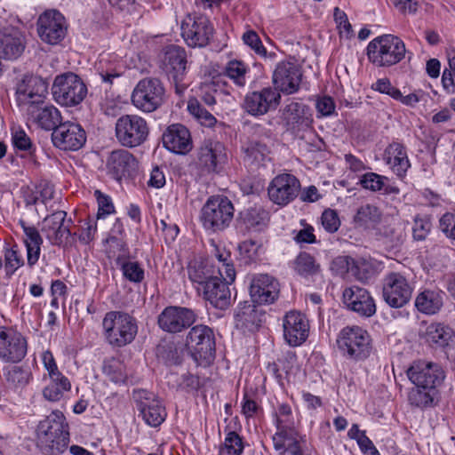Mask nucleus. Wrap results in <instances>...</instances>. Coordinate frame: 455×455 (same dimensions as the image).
Returning a JSON list of instances; mask_svg holds the SVG:
<instances>
[{"instance_id": "obj_1", "label": "nucleus", "mask_w": 455, "mask_h": 455, "mask_svg": "<svg viewBox=\"0 0 455 455\" xmlns=\"http://www.w3.org/2000/svg\"><path fill=\"white\" fill-rule=\"evenodd\" d=\"M37 447L44 455H61L69 442L68 424L63 413L52 411L40 421L36 430Z\"/></svg>"}, {"instance_id": "obj_2", "label": "nucleus", "mask_w": 455, "mask_h": 455, "mask_svg": "<svg viewBox=\"0 0 455 455\" xmlns=\"http://www.w3.org/2000/svg\"><path fill=\"white\" fill-rule=\"evenodd\" d=\"M369 60L376 67H391L405 57L406 47L403 41L394 35L385 34L372 39L367 45Z\"/></svg>"}, {"instance_id": "obj_3", "label": "nucleus", "mask_w": 455, "mask_h": 455, "mask_svg": "<svg viewBox=\"0 0 455 455\" xmlns=\"http://www.w3.org/2000/svg\"><path fill=\"white\" fill-rule=\"evenodd\" d=\"M234 213V205L228 197L212 196L203 205L199 220L207 232L219 233L230 226Z\"/></svg>"}, {"instance_id": "obj_4", "label": "nucleus", "mask_w": 455, "mask_h": 455, "mask_svg": "<svg viewBox=\"0 0 455 455\" xmlns=\"http://www.w3.org/2000/svg\"><path fill=\"white\" fill-rule=\"evenodd\" d=\"M102 327L108 343L116 347L132 343L138 332L136 319L121 311L108 312L103 318Z\"/></svg>"}, {"instance_id": "obj_5", "label": "nucleus", "mask_w": 455, "mask_h": 455, "mask_svg": "<svg viewBox=\"0 0 455 455\" xmlns=\"http://www.w3.org/2000/svg\"><path fill=\"white\" fill-rule=\"evenodd\" d=\"M336 342L341 354L354 361L367 359L372 351L370 334L357 325L342 328L338 334Z\"/></svg>"}, {"instance_id": "obj_6", "label": "nucleus", "mask_w": 455, "mask_h": 455, "mask_svg": "<svg viewBox=\"0 0 455 455\" xmlns=\"http://www.w3.org/2000/svg\"><path fill=\"white\" fill-rule=\"evenodd\" d=\"M52 94L58 104L65 107H76L86 97L87 87L77 75L68 72L54 78Z\"/></svg>"}, {"instance_id": "obj_7", "label": "nucleus", "mask_w": 455, "mask_h": 455, "mask_svg": "<svg viewBox=\"0 0 455 455\" xmlns=\"http://www.w3.org/2000/svg\"><path fill=\"white\" fill-rule=\"evenodd\" d=\"M187 346L195 361L201 365H207L215 356V337L213 331L204 324L195 325L187 335Z\"/></svg>"}, {"instance_id": "obj_8", "label": "nucleus", "mask_w": 455, "mask_h": 455, "mask_svg": "<svg viewBox=\"0 0 455 455\" xmlns=\"http://www.w3.org/2000/svg\"><path fill=\"white\" fill-rule=\"evenodd\" d=\"M147 121L138 115H124L116 123V137L126 148H135L144 143L148 136Z\"/></svg>"}, {"instance_id": "obj_9", "label": "nucleus", "mask_w": 455, "mask_h": 455, "mask_svg": "<svg viewBox=\"0 0 455 455\" xmlns=\"http://www.w3.org/2000/svg\"><path fill=\"white\" fill-rule=\"evenodd\" d=\"M164 88L156 78H144L140 80L132 93L133 106L147 113L157 109L164 101Z\"/></svg>"}, {"instance_id": "obj_10", "label": "nucleus", "mask_w": 455, "mask_h": 455, "mask_svg": "<svg viewBox=\"0 0 455 455\" xmlns=\"http://www.w3.org/2000/svg\"><path fill=\"white\" fill-rule=\"evenodd\" d=\"M162 68L168 79L174 84L177 94L181 95L187 89L186 55L182 48L169 45L165 48L162 58Z\"/></svg>"}, {"instance_id": "obj_11", "label": "nucleus", "mask_w": 455, "mask_h": 455, "mask_svg": "<svg viewBox=\"0 0 455 455\" xmlns=\"http://www.w3.org/2000/svg\"><path fill=\"white\" fill-rule=\"evenodd\" d=\"M133 399L139 416L152 427L160 426L166 419L167 412L162 400L147 390H135Z\"/></svg>"}, {"instance_id": "obj_12", "label": "nucleus", "mask_w": 455, "mask_h": 455, "mask_svg": "<svg viewBox=\"0 0 455 455\" xmlns=\"http://www.w3.org/2000/svg\"><path fill=\"white\" fill-rule=\"evenodd\" d=\"M181 36L190 47H204L213 35V27L206 16L188 15L181 22Z\"/></svg>"}, {"instance_id": "obj_13", "label": "nucleus", "mask_w": 455, "mask_h": 455, "mask_svg": "<svg viewBox=\"0 0 455 455\" xmlns=\"http://www.w3.org/2000/svg\"><path fill=\"white\" fill-rule=\"evenodd\" d=\"M67 31L68 23L60 12L47 10L39 16L37 32L43 42L52 45L58 44L65 38Z\"/></svg>"}, {"instance_id": "obj_14", "label": "nucleus", "mask_w": 455, "mask_h": 455, "mask_svg": "<svg viewBox=\"0 0 455 455\" xmlns=\"http://www.w3.org/2000/svg\"><path fill=\"white\" fill-rule=\"evenodd\" d=\"M413 288L400 273H389L383 280V299L391 307L400 308L409 303Z\"/></svg>"}, {"instance_id": "obj_15", "label": "nucleus", "mask_w": 455, "mask_h": 455, "mask_svg": "<svg viewBox=\"0 0 455 455\" xmlns=\"http://www.w3.org/2000/svg\"><path fill=\"white\" fill-rule=\"evenodd\" d=\"M407 376L414 386L435 389L444 379L442 368L433 363L416 361L407 370Z\"/></svg>"}, {"instance_id": "obj_16", "label": "nucleus", "mask_w": 455, "mask_h": 455, "mask_svg": "<svg viewBox=\"0 0 455 455\" xmlns=\"http://www.w3.org/2000/svg\"><path fill=\"white\" fill-rule=\"evenodd\" d=\"M53 145L61 150L76 151L86 141V134L83 127L74 122L67 121L55 127L52 133Z\"/></svg>"}, {"instance_id": "obj_17", "label": "nucleus", "mask_w": 455, "mask_h": 455, "mask_svg": "<svg viewBox=\"0 0 455 455\" xmlns=\"http://www.w3.org/2000/svg\"><path fill=\"white\" fill-rule=\"evenodd\" d=\"M299 189V180L294 175L282 173L272 180L267 193L271 202L280 206H285L297 197Z\"/></svg>"}, {"instance_id": "obj_18", "label": "nucleus", "mask_w": 455, "mask_h": 455, "mask_svg": "<svg viewBox=\"0 0 455 455\" xmlns=\"http://www.w3.org/2000/svg\"><path fill=\"white\" fill-rule=\"evenodd\" d=\"M26 339L15 331L0 327V360L4 363H20L27 355Z\"/></svg>"}, {"instance_id": "obj_19", "label": "nucleus", "mask_w": 455, "mask_h": 455, "mask_svg": "<svg viewBox=\"0 0 455 455\" xmlns=\"http://www.w3.org/2000/svg\"><path fill=\"white\" fill-rule=\"evenodd\" d=\"M272 441L278 455H309L306 437L295 427L276 429Z\"/></svg>"}, {"instance_id": "obj_20", "label": "nucleus", "mask_w": 455, "mask_h": 455, "mask_svg": "<svg viewBox=\"0 0 455 455\" xmlns=\"http://www.w3.org/2000/svg\"><path fill=\"white\" fill-rule=\"evenodd\" d=\"M302 79L300 68L291 61L279 62L272 76V81L277 92L292 94L299 91Z\"/></svg>"}, {"instance_id": "obj_21", "label": "nucleus", "mask_w": 455, "mask_h": 455, "mask_svg": "<svg viewBox=\"0 0 455 455\" xmlns=\"http://www.w3.org/2000/svg\"><path fill=\"white\" fill-rule=\"evenodd\" d=\"M196 320V314L190 308L167 307L158 316L159 327L170 333L180 332Z\"/></svg>"}, {"instance_id": "obj_22", "label": "nucleus", "mask_w": 455, "mask_h": 455, "mask_svg": "<svg viewBox=\"0 0 455 455\" xmlns=\"http://www.w3.org/2000/svg\"><path fill=\"white\" fill-rule=\"evenodd\" d=\"M280 100L279 92L274 88L266 87L260 91L247 93L244 98L243 108L251 116H262L276 108Z\"/></svg>"}, {"instance_id": "obj_23", "label": "nucleus", "mask_w": 455, "mask_h": 455, "mask_svg": "<svg viewBox=\"0 0 455 455\" xmlns=\"http://www.w3.org/2000/svg\"><path fill=\"white\" fill-rule=\"evenodd\" d=\"M18 100L32 108L42 105L48 94V84L40 76H26L17 87Z\"/></svg>"}, {"instance_id": "obj_24", "label": "nucleus", "mask_w": 455, "mask_h": 455, "mask_svg": "<svg viewBox=\"0 0 455 455\" xmlns=\"http://www.w3.org/2000/svg\"><path fill=\"white\" fill-rule=\"evenodd\" d=\"M283 328L285 341L291 347H298L308 337L309 322L302 313L290 311L283 316Z\"/></svg>"}, {"instance_id": "obj_25", "label": "nucleus", "mask_w": 455, "mask_h": 455, "mask_svg": "<svg viewBox=\"0 0 455 455\" xmlns=\"http://www.w3.org/2000/svg\"><path fill=\"white\" fill-rule=\"evenodd\" d=\"M250 296L259 305L271 304L278 297L279 283L267 274H257L250 281Z\"/></svg>"}, {"instance_id": "obj_26", "label": "nucleus", "mask_w": 455, "mask_h": 455, "mask_svg": "<svg viewBox=\"0 0 455 455\" xmlns=\"http://www.w3.org/2000/svg\"><path fill=\"white\" fill-rule=\"evenodd\" d=\"M342 297L346 307L361 316L370 317L376 313L375 300L365 288L352 285L343 291Z\"/></svg>"}, {"instance_id": "obj_27", "label": "nucleus", "mask_w": 455, "mask_h": 455, "mask_svg": "<svg viewBox=\"0 0 455 455\" xmlns=\"http://www.w3.org/2000/svg\"><path fill=\"white\" fill-rule=\"evenodd\" d=\"M25 49V36L20 28L8 25L0 28V58L18 59Z\"/></svg>"}, {"instance_id": "obj_28", "label": "nucleus", "mask_w": 455, "mask_h": 455, "mask_svg": "<svg viewBox=\"0 0 455 455\" xmlns=\"http://www.w3.org/2000/svg\"><path fill=\"white\" fill-rule=\"evenodd\" d=\"M226 160L224 148L220 143H206L197 153V165L203 173L219 172Z\"/></svg>"}, {"instance_id": "obj_29", "label": "nucleus", "mask_w": 455, "mask_h": 455, "mask_svg": "<svg viewBox=\"0 0 455 455\" xmlns=\"http://www.w3.org/2000/svg\"><path fill=\"white\" fill-rule=\"evenodd\" d=\"M164 146L175 154H187L192 148L189 131L180 124L170 125L163 135Z\"/></svg>"}, {"instance_id": "obj_30", "label": "nucleus", "mask_w": 455, "mask_h": 455, "mask_svg": "<svg viewBox=\"0 0 455 455\" xmlns=\"http://www.w3.org/2000/svg\"><path fill=\"white\" fill-rule=\"evenodd\" d=\"M136 167L135 157L125 149L112 151L107 160L108 172L116 180L129 176Z\"/></svg>"}, {"instance_id": "obj_31", "label": "nucleus", "mask_w": 455, "mask_h": 455, "mask_svg": "<svg viewBox=\"0 0 455 455\" xmlns=\"http://www.w3.org/2000/svg\"><path fill=\"white\" fill-rule=\"evenodd\" d=\"M210 260L212 274L226 283H233L235 279V270L230 251L225 248L215 247L213 258Z\"/></svg>"}, {"instance_id": "obj_32", "label": "nucleus", "mask_w": 455, "mask_h": 455, "mask_svg": "<svg viewBox=\"0 0 455 455\" xmlns=\"http://www.w3.org/2000/svg\"><path fill=\"white\" fill-rule=\"evenodd\" d=\"M230 283L216 278L214 281L210 282L208 285L203 286L201 293L214 307L225 309L231 303V293L228 287Z\"/></svg>"}, {"instance_id": "obj_33", "label": "nucleus", "mask_w": 455, "mask_h": 455, "mask_svg": "<svg viewBox=\"0 0 455 455\" xmlns=\"http://www.w3.org/2000/svg\"><path fill=\"white\" fill-rule=\"evenodd\" d=\"M426 342L432 346L451 349L455 347V332L449 326L440 323H431L422 333Z\"/></svg>"}, {"instance_id": "obj_34", "label": "nucleus", "mask_w": 455, "mask_h": 455, "mask_svg": "<svg viewBox=\"0 0 455 455\" xmlns=\"http://www.w3.org/2000/svg\"><path fill=\"white\" fill-rule=\"evenodd\" d=\"M28 115L30 119L44 130L54 131L61 124V115L60 110L53 105H40L27 108Z\"/></svg>"}, {"instance_id": "obj_35", "label": "nucleus", "mask_w": 455, "mask_h": 455, "mask_svg": "<svg viewBox=\"0 0 455 455\" xmlns=\"http://www.w3.org/2000/svg\"><path fill=\"white\" fill-rule=\"evenodd\" d=\"M66 216V212L57 211L44 219L42 231L52 243L61 242L70 235L69 228L65 225Z\"/></svg>"}, {"instance_id": "obj_36", "label": "nucleus", "mask_w": 455, "mask_h": 455, "mask_svg": "<svg viewBox=\"0 0 455 455\" xmlns=\"http://www.w3.org/2000/svg\"><path fill=\"white\" fill-rule=\"evenodd\" d=\"M384 160L399 177L404 176L411 166L405 147L398 142H393L387 146L385 149Z\"/></svg>"}, {"instance_id": "obj_37", "label": "nucleus", "mask_w": 455, "mask_h": 455, "mask_svg": "<svg viewBox=\"0 0 455 455\" xmlns=\"http://www.w3.org/2000/svg\"><path fill=\"white\" fill-rule=\"evenodd\" d=\"M212 271L214 272V269L211 268L209 259H193L189 262L188 275L199 293H201L203 286L208 285L210 282L217 278Z\"/></svg>"}, {"instance_id": "obj_38", "label": "nucleus", "mask_w": 455, "mask_h": 455, "mask_svg": "<svg viewBox=\"0 0 455 455\" xmlns=\"http://www.w3.org/2000/svg\"><path fill=\"white\" fill-rule=\"evenodd\" d=\"M283 115L287 124L297 132L307 130L313 122L308 108L299 102L288 104Z\"/></svg>"}, {"instance_id": "obj_39", "label": "nucleus", "mask_w": 455, "mask_h": 455, "mask_svg": "<svg viewBox=\"0 0 455 455\" xmlns=\"http://www.w3.org/2000/svg\"><path fill=\"white\" fill-rule=\"evenodd\" d=\"M444 292L439 289H424L415 298L416 308L426 315H435L443 305Z\"/></svg>"}, {"instance_id": "obj_40", "label": "nucleus", "mask_w": 455, "mask_h": 455, "mask_svg": "<svg viewBox=\"0 0 455 455\" xmlns=\"http://www.w3.org/2000/svg\"><path fill=\"white\" fill-rule=\"evenodd\" d=\"M48 382L42 394L49 402H59L71 390V382L62 372L47 377Z\"/></svg>"}, {"instance_id": "obj_41", "label": "nucleus", "mask_w": 455, "mask_h": 455, "mask_svg": "<svg viewBox=\"0 0 455 455\" xmlns=\"http://www.w3.org/2000/svg\"><path fill=\"white\" fill-rule=\"evenodd\" d=\"M21 227L25 235L24 243L27 249L28 265L32 267L39 259L43 239L35 227L26 226L23 221Z\"/></svg>"}, {"instance_id": "obj_42", "label": "nucleus", "mask_w": 455, "mask_h": 455, "mask_svg": "<svg viewBox=\"0 0 455 455\" xmlns=\"http://www.w3.org/2000/svg\"><path fill=\"white\" fill-rule=\"evenodd\" d=\"M249 71V66L236 59L228 60L224 68V75L240 88L246 85Z\"/></svg>"}, {"instance_id": "obj_43", "label": "nucleus", "mask_w": 455, "mask_h": 455, "mask_svg": "<svg viewBox=\"0 0 455 455\" xmlns=\"http://www.w3.org/2000/svg\"><path fill=\"white\" fill-rule=\"evenodd\" d=\"M102 372L108 380L115 384L124 383L127 379V373L124 363L115 357L104 360Z\"/></svg>"}, {"instance_id": "obj_44", "label": "nucleus", "mask_w": 455, "mask_h": 455, "mask_svg": "<svg viewBox=\"0 0 455 455\" xmlns=\"http://www.w3.org/2000/svg\"><path fill=\"white\" fill-rule=\"evenodd\" d=\"M116 264L120 267L123 275L130 282L139 283L143 281L145 272L139 262L118 257Z\"/></svg>"}, {"instance_id": "obj_45", "label": "nucleus", "mask_w": 455, "mask_h": 455, "mask_svg": "<svg viewBox=\"0 0 455 455\" xmlns=\"http://www.w3.org/2000/svg\"><path fill=\"white\" fill-rule=\"evenodd\" d=\"M435 389L422 388L415 386L408 395V401L411 405L418 408H426L433 404Z\"/></svg>"}, {"instance_id": "obj_46", "label": "nucleus", "mask_w": 455, "mask_h": 455, "mask_svg": "<svg viewBox=\"0 0 455 455\" xmlns=\"http://www.w3.org/2000/svg\"><path fill=\"white\" fill-rule=\"evenodd\" d=\"M355 222L364 228H370L376 225L380 220V212L371 204L361 206L355 215Z\"/></svg>"}, {"instance_id": "obj_47", "label": "nucleus", "mask_w": 455, "mask_h": 455, "mask_svg": "<svg viewBox=\"0 0 455 455\" xmlns=\"http://www.w3.org/2000/svg\"><path fill=\"white\" fill-rule=\"evenodd\" d=\"M388 179L385 176L379 175L375 172H367L361 176L359 184L367 190L372 192L384 191L388 192V186L387 185Z\"/></svg>"}, {"instance_id": "obj_48", "label": "nucleus", "mask_w": 455, "mask_h": 455, "mask_svg": "<svg viewBox=\"0 0 455 455\" xmlns=\"http://www.w3.org/2000/svg\"><path fill=\"white\" fill-rule=\"evenodd\" d=\"M3 371L5 379L15 387H25L31 379L29 371L20 366L4 367Z\"/></svg>"}, {"instance_id": "obj_49", "label": "nucleus", "mask_w": 455, "mask_h": 455, "mask_svg": "<svg viewBox=\"0 0 455 455\" xmlns=\"http://www.w3.org/2000/svg\"><path fill=\"white\" fill-rule=\"evenodd\" d=\"M319 266L315 263V259L307 252L299 253L294 260L295 271L302 275H313L318 271Z\"/></svg>"}, {"instance_id": "obj_50", "label": "nucleus", "mask_w": 455, "mask_h": 455, "mask_svg": "<svg viewBox=\"0 0 455 455\" xmlns=\"http://www.w3.org/2000/svg\"><path fill=\"white\" fill-rule=\"evenodd\" d=\"M188 112L202 124L212 127L216 123V118L204 109L196 99H191L188 103Z\"/></svg>"}, {"instance_id": "obj_51", "label": "nucleus", "mask_w": 455, "mask_h": 455, "mask_svg": "<svg viewBox=\"0 0 455 455\" xmlns=\"http://www.w3.org/2000/svg\"><path fill=\"white\" fill-rule=\"evenodd\" d=\"M260 247V244L252 240L242 242L238 246L240 261L245 265H249L258 260Z\"/></svg>"}, {"instance_id": "obj_52", "label": "nucleus", "mask_w": 455, "mask_h": 455, "mask_svg": "<svg viewBox=\"0 0 455 455\" xmlns=\"http://www.w3.org/2000/svg\"><path fill=\"white\" fill-rule=\"evenodd\" d=\"M267 212L261 208H251L243 215V221L249 229H261L267 220Z\"/></svg>"}, {"instance_id": "obj_53", "label": "nucleus", "mask_w": 455, "mask_h": 455, "mask_svg": "<svg viewBox=\"0 0 455 455\" xmlns=\"http://www.w3.org/2000/svg\"><path fill=\"white\" fill-rule=\"evenodd\" d=\"M226 436L220 451L228 455H242L244 448L243 438L235 431L225 430Z\"/></svg>"}, {"instance_id": "obj_54", "label": "nucleus", "mask_w": 455, "mask_h": 455, "mask_svg": "<svg viewBox=\"0 0 455 455\" xmlns=\"http://www.w3.org/2000/svg\"><path fill=\"white\" fill-rule=\"evenodd\" d=\"M12 141L15 149L25 151L29 155L34 154L36 146L26 132L20 127L12 129Z\"/></svg>"}, {"instance_id": "obj_55", "label": "nucleus", "mask_w": 455, "mask_h": 455, "mask_svg": "<svg viewBox=\"0 0 455 455\" xmlns=\"http://www.w3.org/2000/svg\"><path fill=\"white\" fill-rule=\"evenodd\" d=\"M243 150L245 160L251 164L262 162L268 154L267 146L257 140L249 141Z\"/></svg>"}, {"instance_id": "obj_56", "label": "nucleus", "mask_w": 455, "mask_h": 455, "mask_svg": "<svg viewBox=\"0 0 455 455\" xmlns=\"http://www.w3.org/2000/svg\"><path fill=\"white\" fill-rule=\"evenodd\" d=\"M4 268L7 275H13L20 267L24 265L22 255L19 252L17 246L4 248Z\"/></svg>"}, {"instance_id": "obj_57", "label": "nucleus", "mask_w": 455, "mask_h": 455, "mask_svg": "<svg viewBox=\"0 0 455 455\" xmlns=\"http://www.w3.org/2000/svg\"><path fill=\"white\" fill-rule=\"evenodd\" d=\"M97 233V223L93 218L88 217L82 221L78 239L84 244H89L95 238Z\"/></svg>"}, {"instance_id": "obj_58", "label": "nucleus", "mask_w": 455, "mask_h": 455, "mask_svg": "<svg viewBox=\"0 0 455 455\" xmlns=\"http://www.w3.org/2000/svg\"><path fill=\"white\" fill-rule=\"evenodd\" d=\"M94 195L98 203V212L96 219H104L106 216L112 214L115 212V207L111 198L101 193L100 190H96Z\"/></svg>"}, {"instance_id": "obj_59", "label": "nucleus", "mask_w": 455, "mask_h": 455, "mask_svg": "<svg viewBox=\"0 0 455 455\" xmlns=\"http://www.w3.org/2000/svg\"><path fill=\"white\" fill-rule=\"evenodd\" d=\"M275 425L276 429L294 427V422L291 417V409L286 403H282L278 407L275 415Z\"/></svg>"}, {"instance_id": "obj_60", "label": "nucleus", "mask_w": 455, "mask_h": 455, "mask_svg": "<svg viewBox=\"0 0 455 455\" xmlns=\"http://www.w3.org/2000/svg\"><path fill=\"white\" fill-rule=\"evenodd\" d=\"M243 43L249 46L256 54L265 56L267 50L264 47L259 35L253 30L246 31L242 37Z\"/></svg>"}, {"instance_id": "obj_61", "label": "nucleus", "mask_w": 455, "mask_h": 455, "mask_svg": "<svg viewBox=\"0 0 455 455\" xmlns=\"http://www.w3.org/2000/svg\"><path fill=\"white\" fill-rule=\"evenodd\" d=\"M371 89L379 93L387 94L395 100L396 98L400 97V90L395 87L387 78L378 79L371 84Z\"/></svg>"}, {"instance_id": "obj_62", "label": "nucleus", "mask_w": 455, "mask_h": 455, "mask_svg": "<svg viewBox=\"0 0 455 455\" xmlns=\"http://www.w3.org/2000/svg\"><path fill=\"white\" fill-rule=\"evenodd\" d=\"M323 228L329 233L336 232L340 225L338 213L331 209L325 210L321 217Z\"/></svg>"}, {"instance_id": "obj_63", "label": "nucleus", "mask_w": 455, "mask_h": 455, "mask_svg": "<svg viewBox=\"0 0 455 455\" xmlns=\"http://www.w3.org/2000/svg\"><path fill=\"white\" fill-rule=\"evenodd\" d=\"M431 228V223L427 219L423 218H415L413 227H412V235L415 240L421 241L424 240L428 235Z\"/></svg>"}, {"instance_id": "obj_64", "label": "nucleus", "mask_w": 455, "mask_h": 455, "mask_svg": "<svg viewBox=\"0 0 455 455\" xmlns=\"http://www.w3.org/2000/svg\"><path fill=\"white\" fill-rule=\"evenodd\" d=\"M439 228L448 238L455 240V214H443L439 220Z\"/></svg>"}]
</instances>
